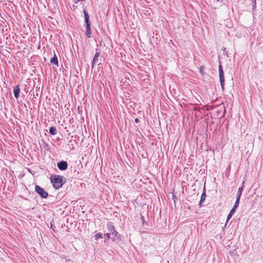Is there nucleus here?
I'll return each instance as SVG.
<instances>
[{
	"instance_id": "f257e3e1",
	"label": "nucleus",
	"mask_w": 263,
	"mask_h": 263,
	"mask_svg": "<svg viewBox=\"0 0 263 263\" xmlns=\"http://www.w3.org/2000/svg\"><path fill=\"white\" fill-rule=\"evenodd\" d=\"M64 180H66V179L63 176L54 175L50 177L51 182L56 189H58L63 186L65 183V181Z\"/></svg>"
},
{
	"instance_id": "f03ea898",
	"label": "nucleus",
	"mask_w": 263,
	"mask_h": 263,
	"mask_svg": "<svg viewBox=\"0 0 263 263\" xmlns=\"http://www.w3.org/2000/svg\"><path fill=\"white\" fill-rule=\"evenodd\" d=\"M84 16V26L86 27L85 35L88 38L91 37V24L89 20V16L87 11L83 10Z\"/></svg>"
},
{
	"instance_id": "7ed1b4c3",
	"label": "nucleus",
	"mask_w": 263,
	"mask_h": 263,
	"mask_svg": "<svg viewBox=\"0 0 263 263\" xmlns=\"http://www.w3.org/2000/svg\"><path fill=\"white\" fill-rule=\"evenodd\" d=\"M106 227L109 233H111V240L112 241H115L116 240L117 237L120 240L121 239V235L118 234V232L115 229V226H114L112 222L110 221H107L106 223Z\"/></svg>"
},
{
	"instance_id": "20e7f679",
	"label": "nucleus",
	"mask_w": 263,
	"mask_h": 263,
	"mask_svg": "<svg viewBox=\"0 0 263 263\" xmlns=\"http://www.w3.org/2000/svg\"><path fill=\"white\" fill-rule=\"evenodd\" d=\"M218 71H219V81L220 85L221 87V89L223 91L224 90V72L223 71V68L222 65L219 64L218 66Z\"/></svg>"
},
{
	"instance_id": "39448f33",
	"label": "nucleus",
	"mask_w": 263,
	"mask_h": 263,
	"mask_svg": "<svg viewBox=\"0 0 263 263\" xmlns=\"http://www.w3.org/2000/svg\"><path fill=\"white\" fill-rule=\"evenodd\" d=\"M35 192L40 196L41 197H47L48 194L45 190L38 185L35 186Z\"/></svg>"
},
{
	"instance_id": "423d86ee",
	"label": "nucleus",
	"mask_w": 263,
	"mask_h": 263,
	"mask_svg": "<svg viewBox=\"0 0 263 263\" xmlns=\"http://www.w3.org/2000/svg\"><path fill=\"white\" fill-rule=\"evenodd\" d=\"M57 166L61 171H65L68 167V163L66 161L62 160L58 162Z\"/></svg>"
},
{
	"instance_id": "0eeeda50",
	"label": "nucleus",
	"mask_w": 263,
	"mask_h": 263,
	"mask_svg": "<svg viewBox=\"0 0 263 263\" xmlns=\"http://www.w3.org/2000/svg\"><path fill=\"white\" fill-rule=\"evenodd\" d=\"M20 93V88L19 85H17L16 86H15L13 87V93H14V97L16 99H17L18 98Z\"/></svg>"
},
{
	"instance_id": "6e6552de",
	"label": "nucleus",
	"mask_w": 263,
	"mask_h": 263,
	"mask_svg": "<svg viewBox=\"0 0 263 263\" xmlns=\"http://www.w3.org/2000/svg\"><path fill=\"white\" fill-rule=\"evenodd\" d=\"M100 53L99 52H97L95 53V56H94L93 59V60H92V65H91L92 68L93 67L95 64L98 60V58H99V57L100 55Z\"/></svg>"
},
{
	"instance_id": "1a4fd4ad",
	"label": "nucleus",
	"mask_w": 263,
	"mask_h": 263,
	"mask_svg": "<svg viewBox=\"0 0 263 263\" xmlns=\"http://www.w3.org/2000/svg\"><path fill=\"white\" fill-rule=\"evenodd\" d=\"M50 62L52 64L56 65L58 66H59L58 57L55 53H54L53 57L52 58H51Z\"/></svg>"
},
{
	"instance_id": "9d476101",
	"label": "nucleus",
	"mask_w": 263,
	"mask_h": 263,
	"mask_svg": "<svg viewBox=\"0 0 263 263\" xmlns=\"http://www.w3.org/2000/svg\"><path fill=\"white\" fill-rule=\"evenodd\" d=\"M49 132L51 135H55L57 134V128L54 126H51L49 128Z\"/></svg>"
},
{
	"instance_id": "9b49d317",
	"label": "nucleus",
	"mask_w": 263,
	"mask_h": 263,
	"mask_svg": "<svg viewBox=\"0 0 263 263\" xmlns=\"http://www.w3.org/2000/svg\"><path fill=\"white\" fill-rule=\"evenodd\" d=\"M236 210V209H234V208H233L231 209V210L230 211V212L229 213V214L227 217V222H228L232 218L233 215L235 213Z\"/></svg>"
},
{
	"instance_id": "f8f14e48",
	"label": "nucleus",
	"mask_w": 263,
	"mask_h": 263,
	"mask_svg": "<svg viewBox=\"0 0 263 263\" xmlns=\"http://www.w3.org/2000/svg\"><path fill=\"white\" fill-rule=\"evenodd\" d=\"M104 237H105V241H107V240H108L109 239H111V233H106L105 234H104Z\"/></svg>"
},
{
	"instance_id": "ddd939ff",
	"label": "nucleus",
	"mask_w": 263,
	"mask_h": 263,
	"mask_svg": "<svg viewBox=\"0 0 263 263\" xmlns=\"http://www.w3.org/2000/svg\"><path fill=\"white\" fill-rule=\"evenodd\" d=\"M242 190H243L242 186L239 187L236 197H240V196L241 195Z\"/></svg>"
},
{
	"instance_id": "4468645a",
	"label": "nucleus",
	"mask_w": 263,
	"mask_h": 263,
	"mask_svg": "<svg viewBox=\"0 0 263 263\" xmlns=\"http://www.w3.org/2000/svg\"><path fill=\"white\" fill-rule=\"evenodd\" d=\"M240 199V198H236V200L234 205L233 208H234L235 209H236L237 208V207L238 206L239 203Z\"/></svg>"
},
{
	"instance_id": "2eb2a0df",
	"label": "nucleus",
	"mask_w": 263,
	"mask_h": 263,
	"mask_svg": "<svg viewBox=\"0 0 263 263\" xmlns=\"http://www.w3.org/2000/svg\"><path fill=\"white\" fill-rule=\"evenodd\" d=\"M205 69V67L203 65H202L199 68V72L201 74V75H204V70Z\"/></svg>"
},
{
	"instance_id": "dca6fc26",
	"label": "nucleus",
	"mask_w": 263,
	"mask_h": 263,
	"mask_svg": "<svg viewBox=\"0 0 263 263\" xmlns=\"http://www.w3.org/2000/svg\"><path fill=\"white\" fill-rule=\"evenodd\" d=\"M102 234L101 233H98L94 235V237L96 240H98L99 238H102Z\"/></svg>"
},
{
	"instance_id": "f3484780",
	"label": "nucleus",
	"mask_w": 263,
	"mask_h": 263,
	"mask_svg": "<svg viewBox=\"0 0 263 263\" xmlns=\"http://www.w3.org/2000/svg\"><path fill=\"white\" fill-rule=\"evenodd\" d=\"M251 2H252V6L253 9H254L256 8V0H251Z\"/></svg>"
},
{
	"instance_id": "a211bd4d",
	"label": "nucleus",
	"mask_w": 263,
	"mask_h": 263,
	"mask_svg": "<svg viewBox=\"0 0 263 263\" xmlns=\"http://www.w3.org/2000/svg\"><path fill=\"white\" fill-rule=\"evenodd\" d=\"M205 198H200V200L199 202V205L200 207L202 206V203L205 200Z\"/></svg>"
},
{
	"instance_id": "6ab92c4d",
	"label": "nucleus",
	"mask_w": 263,
	"mask_h": 263,
	"mask_svg": "<svg viewBox=\"0 0 263 263\" xmlns=\"http://www.w3.org/2000/svg\"><path fill=\"white\" fill-rule=\"evenodd\" d=\"M205 196H206L205 192H203V193H202V194H201V197H205Z\"/></svg>"
},
{
	"instance_id": "aec40b11",
	"label": "nucleus",
	"mask_w": 263,
	"mask_h": 263,
	"mask_svg": "<svg viewBox=\"0 0 263 263\" xmlns=\"http://www.w3.org/2000/svg\"><path fill=\"white\" fill-rule=\"evenodd\" d=\"M139 120L138 118H135V122L136 123H139Z\"/></svg>"
},
{
	"instance_id": "412c9836",
	"label": "nucleus",
	"mask_w": 263,
	"mask_h": 263,
	"mask_svg": "<svg viewBox=\"0 0 263 263\" xmlns=\"http://www.w3.org/2000/svg\"><path fill=\"white\" fill-rule=\"evenodd\" d=\"M57 197H61V195H60V194H58L57 195Z\"/></svg>"
},
{
	"instance_id": "4be33fe9",
	"label": "nucleus",
	"mask_w": 263,
	"mask_h": 263,
	"mask_svg": "<svg viewBox=\"0 0 263 263\" xmlns=\"http://www.w3.org/2000/svg\"><path fill=\"white\" fill-rule=\"evenodd\" d=\"M141 218H142V221H143V223L144 222V220L143 219V216H141Z\"/></svg>"
},
{
	"instance_id": "5701e85b",
	"label": "nucleus",
	"mask_w": 263,
	"mask_h": 263,
	"mask_svg": "<svg viewBox=\"0 0 263 263\" xmlns=\"http://www.w3.org/2000/svg\"><path fill=\"white\" fill-rule=\"evenodd\" d=\"M194 110H197V108L196 107H194Z\"/></svg>"
},
{
	"instance_id": "b1692460",
	"label": "nucleus",
	"mask_w": 263,
	"mask_h": 263,
	"mask_svg": "<svg viewBox=\"0 0 263 263\" xmlns=\"http://www.w3.org/2000/svg\"><path fill=\"white\" fill-rule=\"evenodd\" d=\"M173 197H176V196L174 195H173Z\"/></svg>"
},
{
	"instance_id": "393cba45",
	"label": "nucleus",
	"mask_w": 263,
	"mask_h": 263,
	"mask_svg": "<svg viewBox=\"0 0 263 263\" xmlns=\"http://www.w3.org/2000/svg\"><path fill=\"white\" fill-rule=\"evenodd\" d=\"M226 54H227V57H228V53H227V52H226Z\"/></svg>"
}]
</instances>
